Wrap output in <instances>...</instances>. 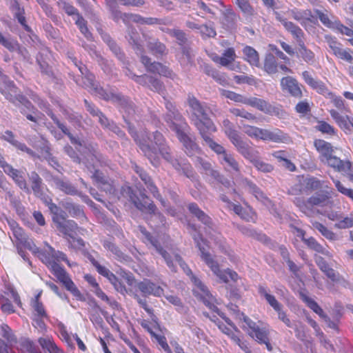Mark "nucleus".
Returning <instances> with one entry per match:
<instances>
[{"instance_id": "bb28decb", "label": "nucleus", "mask_w": 353, "mask_h": 353, "mask_svg": "<svg viewBox=\"0 0 353 353\" xmlns=\"http://www.w3.org/2000/svg\"><path fill=\"white\" fill-rule=\"evenodd\" d=\"M323 163L342 174H347L351 169V163L349 161H343L333 154Z\"/></svg>"}, {"instance_id": "4468645a", "label": "nucleus", "mask_w": 353, "mask_h": 353, "mask_svg": "<svg viewBox=\"0 0 353 353\" xmlns=\"http://www.w3.org/2000/svg\"><path fill=\"white\" fill-rule=\"evenodd\" d=\"M188 103L190 106L192 115V121L193 124L197 128V125L196 123H201L202 124H205L207 121L210 123H213L208 117L207 113V108L202 104L194 97H189L188 98Z\"/></svg>"}, {"instance_id": "a18cd8bd", "label": "nucleus", "mask_w": 353, "mask_h": 353, "mask_svg": "<svg viewBox=\"0 0 353 353\" xmlns=\"http://www.w3.org/2000/svg\"><path fill=\"white\" fill-rule=\"evenodd\" d=\"M325 39L332 51V53L337 57L343 49L342 48V45L337 41L336 38L331 36L326 35Z\"/></svg>"}, {"instance_id": "9d476101", "label": "nucleus", "mask_w": 353, "mask_h": 353, "mask_svg": "<svg viewBox=\"0 0 353 353\" xmlns=\"http://www.w3.org/2000/svg\"><path fill=\"white\" fill-rule=\"evenodd\" d=\"M239 153L244 159L249 161L260 172L268 173L274 169L273 165L261 160L259 152L254 149L250 144H248Z\"/></svg>"}, {"instance_id": "13d9d810", "label": "nucleus", "mask_w": 353, "mask_h": 353, "mask_svg": "<svg viewBox=\"0 0 353 353\" xmlns=\"http://www.w3.org/2000/svg\"><path fill=\"white\" fill-rule=\"evenodd\" d=\"M99 121L100 123L104 127H108L112 131L117 134L119 136H122L123 134V132L120 130V128L117 126L114 123H110L108 119L101 113L98 117Z\"/></svg>"}, {"instance_id": "bf43d9fd", "label": "nucleus", "mask_w": 353, "mask_h": 353, "mask_svg": "<svg viewBox=\"0 0 353 353\" xmlns=\"http://www.w3.org/2000/svg\"><path fill=\"white\" fill-rule=\"evenodd\" d=\"M340 220L335 223V227L339 229H346L353 227V214L343 217L341 215Z\"/></svg>"}, {"instance_id": "1a4fd4ad", "label": "nucleus", "mask_w": 353, "mask_h": 353, "mask_svg": "<svg viewBox=\"0 0 353 353\" xmlns=\"http://www.w3.org/2000/svg\"><path fill=\"white\" fill-rule=\"evenodd\" d=\"M197 125V130L207 145L219 157H223L225 154H227V151L221 145L214 141L210 134L216 131V128L214 123L207 121L205 124L201 123H196Z\"/></svg>"}, {"instance_id": "f257e3e1", "label": "nucleus", "mask_w": 353, "mask_h": 353, "mask_svg": "<svg viewBox=\"0 0 353 353\" xmlns=\"http://www.w3.org/2000/svg\"><path fill=\"white\" fill-rule=\"evenodd\" d=\"M140 230L143 235L145 236V240L151 244V245L155 248L157 252L159 253L164 259L167 265L172 272H176V264L178 263L183 269L184 272L190 276L191 281L194 285L193 292L195 296L201 299L203 303L211 310L216 312L220 316L224 319L226 323L230 325L235 330L239 332L238 329L234 326L232 322L227 318L223 316V313H220L215 303H216L214 297L210 294L208 288L202 283V281L197 277H196L192 272L189 267L183 261L181 257L176 253L172 252V254L174 259H172L170 253L167 250H163L158 241L154 239L150 234L146 231L145 229L141 228Z\"/></svg>"}, {"instance_id": "6e6d98bb", "label": "nucleus", "mask_w": 353, "mask_h": 353, "mask_svg": "<svg viewBox=\"0 0 353 353\" xmlns=\"http://www.w3.org/2000/svg\"><path fill=\"white\" fill-rule=\"evenodd\" d=\"M332 180L336 190L342 194L347 196L353 201V189L345 188L343 184L339 180L332 177Z\"/></svg>"}, {"instance_id": "0eeeda50", "label": "nucleus", "mask_w": 353, "mask_h": 353, "mask_svg": "<svg viewBox=\"0 0 353 353\" xmlns=\"http://www.w3.org/2000/svg\"><path fill=\"white\" fill-rule=\"evenodd\" d=\"M241 319L244 322L242 326L243 329L248 330V334L260 343H264L269 351L272 350L271 344L269 343L268 333L265 328H260L255 322L244 314H241Z\"/></svg>"}, {"instance_id": "4c0bfd02", "label": "nucleus", "mask_w": 353, "mask_h": 353, "mask_svg": "<svg viewBox=\"0 0 353 353\" xmlns=\"http://www.w3.org/2000/svg\"><path fill=\"white\" fill-rule=\"evenodd\" d=\"M48 247L47 250H39L38 248H35L32 252L37 253L38 257L42 261L43 263L46 264L50 268L53 263H55L54 261V254L49 250V245L46 243Z\"/></svg>"}, {"instance_id": "58836bf2", "label": "nucleus", "mask_w": 353, "mask_h": 353, "mask_svg": "<svg viewBox=\"0 0 353 353\" xmlns=\"http://www.w3.org/2000/svg\"><path fill=\"white\" fill-rule=\"evenodd\" d=\"M148 49L157 57L163 56L168 53L165 46L157 40L152 39L148 42Z\"/></svg>"}, {"instance_id": "052dcab7", "label": "nucleus", "mask_w": 353, "mask_h": 353, "mask_svg": "<svg viewBox=\"0 0 353 353\" xmlns=\"http://www.w3.org/2000/svg\"><path fill=\"white\" fill-rule=\"evenodd\" d=\"M122 18L124 23L132 21L138 24L143 25L145 24V17H143L139 14H122Z\"/></svg>"}, {"instance_id": "c03bdc74", "label": "nucleus", "mask_w": 353, "mask_h": 353, "mask_svg": "<svg viewBox=\"0 0 353 353\" xmlns=\"http://www.w3.org/2000/svg\"><path fill=\"white\" fill-rule=\"evenodd\" d=\"M259 292L261 296H264L267 302L273 307L274 310L277 309L279 310V308L282 306L281 304L279 303L276 299L274 296L269 294L264 287L260 286L259 288Z\"/></svg>"}, {"instance_id": "f8f14e48", "label": "nucleus", "mask_w": 353, "mask_h": 353, "mask_svg": "<svg viewBox=\"0 0 353 353\" xmlns=\"http://www.w3.org/2000/svg\"><path fill=\"white\" fill-rule=\"evenodd\" d=\"M189 125L187 123H181L179 126L174 130L179 141L185 148V152L188 156L199 153L200 149L197 144L188 135Z\"/></svg>"}, {"instance_id": "ddd939ff", "label": "nucleus", "mask_w": 353, "mask_h": 353, "mask_svg": "<svg viewBox=\"0 0 353 353\" xmlns=\"http://www.w3.org/2000/svg\"><path fill=\"white\" fill-rule=\"evenodd\" d=\"M222 130L238 152L249 144L243 139L239 132L235 129L234 124L229 119H225L223 121Z\"/></svg>"}, {"instance_id": "4d7b16f0", "label": "nucleus", "mask_w": 353, "mask_h": 353, "mask_svg": "<svg viewBox=\"0 0 353 353\" xmlns=\"http://www.w3.org/2000/svg\"><path fill=\"white\" fill-rule=\"evenodd\" d=\"M332 180L336 190L342 194L347 196L353 201V189L345 188L343 184L339 180L332 177Z\"/></svg>"}, {"instance_id": "72a5a7b5", "label": "nucleus", "mask_w": 353, "mask_h": 353, "mask_svg": "<svg viewBox=\"0 0 353 353\" xmlns=\"http://www.w3.org/2000/svg\"><path fill=\"white\" fill-rule=\"evenodd\" d=\"M52 185L57 189L68 194H75L77 192L76 188L72 185L68 181L53 176L52 178Z\"/></svg>"}, {"instance_id": "b1692460", "label": "nucleus", "mask_w": 353, "mask_h": 353, "mask_svg": "<svg viewBox=\"0 0 353 353\" xmlns=\"http://www.w3.org/2000/svg\"><path fill=\"white\" fill-rule=\"evenodd\" d=\"M329 112L339 127L346 134H350L353 131L352 117L348 115H342L334 109L329 110Z\"/></svg>"}, {"instance_id": "603ef678", "label": "nucleus", "mask_w": 353, "mask_h": 353, "mask_svg": "<svg viewBox=\"0 0 353 353\" xmlns=\"http://www.w3.org/2000/svg\"><path fill=\"white\" fill-rule=\"evenodd\" d=\"M221 93L222 96L225 97L228 99H230L238 103H242L244 104L246 103L247 97H245L241 94L226 90H221Z\"/></svg>"}, {"instance_id": "412c9836", "label": "nucleus", "mask_w": 353, "mask_h": 353, "mask_svg": "<svg viewBox=\"0 0 353 353\" xmlns=\"http://www.w3.org/2000/svg\"><path fill=\"white\" fill-rule=\"evenodd\" d=\"M274 15L276 19L283 26L285 29L293 36L296 41L298 43H301L304 35L303 30L294 23L288 21V19L284 18L280 12H274Z\"/></svg>"}, {"instance_id": "f03ea898", "label": "nucleus", "mask_w": 353, "mask_h": 353, "mask_svg": "<svg viewBox=\"0 0 353 353\" xmlns=\"http://www.w3.org/2000/svg\"><path fill=\"white\" fill-rule=\"evenodd\" d=\"M129 132L152 165H158L159 154H160L166 161L170 162L176 170L182 172L184 175L192 181L196 179V174L190 164H181L178 160L172 159L170 149L165 144V139L160 132H155L152 135L153 140H152L146 132H142L141 138H139V135L131 128L130 125H129Z\"/></svg>"}, {"instance_id": "69168bd1", "label": "nucleus", "mask_w": 353, "mask_h": 353, "mask_svg": "<svg viewBox=\"0 0 353 353\" xmlns=\"http://www.w3.org/2000/svg\"><path fill=\"white\" fill-rule=\"evenodd\" d=\"M125 72L127 76H128L130 78L134 79L137 83H138L142 85L148 86V82H149V79L150 78V76L146 75V74L141 75V76H137V75L132 74V72L128 68L126 69Z\"/></svg>"}, {"instance_id": "37998d69", "label": "nucleus", "mask_w": 353, "mask_h": 353, "mask_svg": "<svg viewBox=\"0 0 353 353\" xmlns=\"http://www.w3.org/2000/svg\"><path fill=\"white\" fill-rule=\"evenodd\" d=\"M278 314V318L288 327L293 328L297 337H300V332L296 324L290 321L286 313L282 310V306L275 310Z\"/></svg>"}, {"instance_id": "2eb2a0df", "label": "nucleus", "mask_w": 353, "mask_h": 353, "mask_svg": "<svg viewBox=\"0 0 353 353\" xmlns=\"http://www.w3.org/2000/svg\"><path fill=\"white\" fill-rule=\"evenodd\" d=\"M256 140L283 143H288L290 141L289 136L277 128L270 130L259 128Z\"/></svg>"}, {"instance_id": "7ed1b4c3", "label": "nucleus", "mask_w": 353, "mask_h": 353, "mask_svg": "<svg viewBox=\"0 0 353 353\" xmlns=\"http://www.w3.org/2000/svg\"><path fill=\"white\" fill-rule=\"evenodd\" d=\"M48 114L50 115L52 120L57 123L61 131L70 137L71 142L77 145L76 148L84 156L83 163L92 174V177L97 181L101 188L105 192L113 193L114 188L107 181L103 174L97 169L99 166L103 164V161L101 159L102 156L97 152L94 146L92 145H86L84 141L81 142L73 137L68 132L67 128L60 123L53 114Z\"/></svg>"}, {"instance_id": "a19ab883", "label": "nucleus", "mask_w": 353, "mask_h": 353, "mask_svg": "<svg viewBox=\"0 0 353 353\" xmlns=\"http://www.w3.org/2000/svg\"><path fill=\"white\" fill-rule=\"evenodd\" d=\"M40 294H39L31 303L32 307L33 309V314L34 316H37L39 318H46L48 319V315L46 312L45 308L39 300Z\"/></svg>"}, {"instance_id": "2f4dec72", "label": "nucleus", "mask_w": 353, "mask_h": 353, "mask_svg": "<svg viewBox=\"0 0 353 353\" xmlns=\"http://www.w3.org/2000/svg\"><path fill=\"white\" fill-rule=\"evenodd\" d=\"M219 159L220 163L230 172H239L240 171L239 164L233 154L228 152L223 157H219Z\"/></svg>"}, {"instance_id": "cd10ccee", "label": "nucleus", "mask_w": 353, "mask_h": 353, "mask_svg": "<svg viewBox=\"0 0 353 353\" xmlns=\"http://www.w3.org/2000/svg\"><path fill=\"white\" fill-rule=\"evenodd\" d=\"M31 188L34 195L41 199L43 201H47L48 195L44 191V185L41 178L35 172H32L30 176Z\"/></svg>"}, {"instance_id": "39448f33", "label": "nucleus", "mask_w": 353, "mask_h": 353, "mask_svg": "<svg viewBox=\"0 0 353 353\" xmlns=\"http://www.w3.org/2000/svg\"><path fill=\"white\" fill-rule=\"evenodd\" d=\"M130 200L134 206L142 212L150 215L149 224L151 227H159V224L164 225V218L159 212H156V207L145 195H141V199L130 196Z\"/></svg>"}, {"instance_id": "c9c22d12", "label": "nucleus", "mask_w": 353, "mask_h": 353, "mask_svg": "<svg viewBox=\"0 0 353 353\" xmlns=\"http://www.w3.org/2000/svg\"><path fill=\"white\" fill-rule=\"evenodd\" d=\"M38 343L43 350H47L49 353H64L50 336L40 337Z\"/></svg>"}, {"instance_id": "774afa93", "label": "nucleus", "mask_w": 353, "mask_h": 353, "mask_svg": "<svg viewBox=\"0 0 353 353\" xmlns=\"http://www.w3.org/2000/svg\"><path fill=\"white\" fill-rule=\"evenodd\" d=\"M59 6L68 15L73 16V18L76 17L77 14H79L77 10L74 6H72L69 3H68L63 0H59Z\"/></svg>"}, {"instance_id": "de8ad7c7", "label": "nucleus", "mask_w": 353, "mask_h": 353, "mask_svg": "<svg viewBox=\"0 0 353 353\" xmlns=\"http://www.w3.org/2000/svg\"><path fill=\"white\" fill-rule=\"evenodd\" d=\"M277 68L278 65L275 57L271 54L266 55L264 62V70L269 74H273L277 72Z\"/></svg>"}, {"instance_id": "a211bd4d", "label": "nucleus", "mask_w": 353, "mask_h": 353, "mask_svg": "<svg viewBox=\"0 0 353 353\" xmlns=\"http://www.w3.org/2000/svg\"><path fill=\"white\" fill-rule=\"evenodd\" d=\"M165 108L168 110V113L165 114L164 119L172 130L174 131L176 130L181 123H186L184 118L179 113L174 104L171 102H167L165 103Z\"/></svg>"}, {"instance_id": "423d86ee", "label": "nucleus", "mask_w": 353, "mask_h": 353, "mask_svg": "<svg viewBox=\"0 0 353 353\" xmlns=\"http://www.w3.org/2000/svg\"><path fill=\"white\" fill-rule=\"evenodd\" d=\"M121 275L125 279L129 285L132 286L136 284V287L138 290L145 296L152 295L154 296L160 297L163 294V289L149 279H144L142 281L137 283L131 273L127 272L123 270H121Z\"/></svg>"}, {"instance_id": "9b49d317", "label": "nucleus", "mask_w": 353, "mask_h": 353, "mask_svg": "<svg viewBox=\"0 0 353 353\" xmlns=\"http://www.w3.org/2000/svg\"><path fill=\"white\" fill-rule=\"evenodd\" d=\"M49 268L52 273L61 283H63L65 288L70 291L74 296L79 300L83 299V295L62 267L55 262Z\"/></svg>"}, {"instance_id": "aec40b11", "label": "nucleus", "mask_w": 353, "mask_h": 353, "mask_svg": "<svg viewBox=\"0 0 353 353\" xmlns=\"http://www.w3.org/2000/svg\"><path fill=\"white\" fill-rule=\"evenodd\" d=\"M54 224L57 230L61 232L67 239L76 235L79 229L77 224L72 220L67 219L66 216L61 219H58Z\"/></svg>"}, {"instance_id": "20e7f679", "label": "nucleus", "mask_w": 353, "mask_h": 353, "mask_svg": "<svg viewBox=\"0 0 353 353\" xmlns=\"http://www.w3.org/2000/svg\"><path fill=\"white\" fill-rule=\"evenodd\" d=\"M194 239L201 252L202 260L210 268L214 275L224 283H228L230 281L236 282L238 280L239 276L234 271L230 269L221 270L219 268L218 263L214 260L212 255L207 251L208 245L200 235L194 236Z\"/></svg>"}, {"instance_id": "f3484780", "label": "nucleus", "mask_w": 353, "mask_h": 353, "mask_svg": "<svg viewBox=\"0 0 353 353\" xmlns=\"http://www.w3.org/2000/svg\"><path fill=\"white\" fill-rule=\"evenodd\" d=\"M0 166L3 168L4 172L9 175L21 189L27 192H30L23 172L13 168L12 165L7 163L5 161H0Z\"/></svg>"}, {"instance_id": "4be33fe9", "label": "nucleus", "mask_w": 353, "mask_h": 353, "mask_svg": "<svg viewBox=\"0 0 353 353\" xmlns=\"http://www.w3.org/2000/svg\"><path fill=\"white\" fill-rule=\"evenodd\" d=\"M188 209L190 212L198 219V220L202 222L207 227L206 232L210 236H212L213 234L211 231L215 232V228L210 217L202 211L196 203H192L189 204Z\"/></svg>"}, {"instance_id": "864d4df0", "label": "nucleus", "mask_w": 353, "mask_h": 353, "mask_svg": "<svg viewBox=\"0 0 353 353\" xmlns=\"http://www.w3.org/2000/svg\"><path fill=\"white\" fill-rule=\"evenodd\" d=\"M305 243L307 244L308 247L311 249L316 251L317 252L322 253L324 255L327 256H330V253L324 249L319 243L316 242V241L314 238H309L307 239H303Z\"/></svg>"}, {"instance_id": "e2e57ef3", "label": "nucleus", "mask_w": 353, "mask_h": 353, "mask_svg": "<svg viewBox=\"0 0 353 353\" xmlns=\"http://www.w3.org/2000/svg\"><path fill=\"white\" fill-rule=\"evenodd\" d=\"M316 128L323 134L329 135H334L336 134L335 128L324 121H319Z\"/></svg>"}, {"instance_id": "5fc2aeb1", "label": "nucleus", "mask_w": 353, "mask_h": 353, "mask_svg": "<svg viewBox=\"0 0 353 353\" xmlns=\"http://www.w3.org/2000/svg\"><path fill=\"white\" fill-rule=\"evenodd\" d=\"M74 19L81 33L84 34L87 39H90L91 38V33L87 28V23L85 19L80 14H77V17H74Z\"/></svg>"}, {"instance_id": "79ce46f5", "label": "nucleus", "mask_w": 353, "mask_h": 353, "mask_svg": "<svg viewBox=\"0 0 353 353\" xmlns=\"http://www.w3.org/2000/svg\"><path fill=\"white\" fill-rule=\"evenodd\" d=\"M278 314V318L288 327L293 328L297 337H300V332L296 324L290 321L286 313L282 310V306L275 310Z\"/></svg>"}, {"instance_id": "e433bc0d", "label": "nucleus", "mask_w": 353, "mask_h": 353, "mask_svg": "<svg viewBox=\"0 0 353 353\" xmlns=\"http://www.w3.org/2000/svg\"><path fill=\"white\" fill-rule=\"evenodd\" d=\"M236 58V55L234 49L229 48L224 51L221 57H217L216 59H214V61H218L221 65L227 67L234 61Z\"/></svg>"}, {"instance_id": "680f3d73", "label": "nucleus", "mask_w": 353, "mask_h": 353, "mask_svg": "<svg viewBox=\"0 0 353 353\" xmlns=\"http://www.w3.org/2000/svg\"><path fill=\"white\" fill-rule=\"evenodd\" d=\"M122 18L124 23L132 21L138 24L143 25L145 24V17H143L139 14H122Z\"/></svg>"}, {"instance_id": "a878e982", "label": "nucleus", "mask_w": 353, "mask_h": 353, "mask_svg": "<svg viewBox=\"0 0 353 353\" xmlns=\"http://www.w3.org/2000/svg\"><path fill=\"white\" fill-rule=\"evenodd\" d=\"M303 79L305 82L313 89L316 90L319 94L330 97L332 93L327 86L322 81L314 79L308 71H304L302 73Z\"/></svg>"}, {"instance_id": "f704fd0d", "label": "nucleus", "mask_w": 353, "mask_h": 353, "mask_svg": "<svg viewBox=\"0 0 353 353\" xmlns=\"http://www.w3.org/2000/svg\"><path fill=\"white\" fill-rule=\"evenodd\" d=\"M243 53L244 59L251 65L260 66L259 55L255 49L247 46L243 49Z\"/></svg>"}, {"instance_id": "393cba45", "label": "nucleus", "mask_w": 353, "mask_h": 353, "mask_svg": "<svg viewBox=\"0 0 353 353\" xmlns=\"http://www.w3.org/2000/svg\"><path fill=\"white\" fill-rule=\"evenodd\" d=\"M281 86L284 92H288L296 98L302 97V91L298 81L292 77H283L281 81Z\"/></svg>"}, {"instance_id": "338daca9", "label": "nucleus", "mask_w": 353, "mask_h": 353, "mask_svg": "<svg viewBox=\"0 0 353 353\" xmlns=\"http://www.w3.org/2000/svg\"><path fill=\"white\" fill-rule=\"evenodd\" d=\"M316 15L319 18L321 23L326 27L329 28H335L336 23L337 22H332L330 19L327 14L323 13L321 10H316L315 11Z\"/></svg>"}, {"instance_id": "49530a36", "label": "nucleus", "mask_w": 353, "mask_h": 353, "mask_svg": "<svg viewBox=\"0 0 353 353\" xmlns=\"http://www.w3.org/2000/svg\"><path fill=\"white\" fill-rule=\"evenodd\" d=\"M325 39L332 51V53L337 57L343 49L342 48V45L337 41L336 38L331 36L326 35Z\"/></svg>"}, {"instance_id": "c85d7f7f", "label": "nucleus", "mask_w": 353, "mask_h": 353, "mask_svg": "<svg viewBox=\"0 0 353 353\" xmlns=\"http://www.w3.org/2000/svg\"><path fill=\"white\" fill-rule=\"evenodd\" d=\"M314 146L319 153V159L322 163L326 161V159L334 153L332 145L324 140H315Z\"/></svg>"}, {"instance_id": "473e14b6", "label": "nucleus", "mask_w": 353, "mask_h": 353, "mask_svg": "<svg viewBox=\"0 0 353 353\" xmlns=\"http://www.w3.org/2000/svg\"><path fill=\"white\" fill-rule=\"evenodd\" d=\"M135 172L139 174L141 180L145 183L147 185V188L151 192V193L154 195V197L159 198L160 197V194L157 190L156 185L152 181L150 177L148 175V174L143 170L142 168H139L137 165L134 166Z\"/></svg>"}, {"instance_id": "3c124183", "label": "nucleus", "mask_w": 353, "mask_h": 353, "mask_svg": "<svg viewBox=\"0 0 353 353\" xmlns=\"http://www.w3.org/2000/svg\"><path fill=\"white\" fill-rule=\"evenodd\" d=\"M299 46V53L303 59L306 62H312L314 59V54L310 50L307 49L304 45L303 39L301 43H298Z\"/></svg>"}, {"instance_id": "09e8293b", "label": "nucleus", "mask_w": 353, "mask_h": 353, "mask_svg": "<svg viewBox=\"0 0 353 353\" xmlns=\"http://www.w3.org/2000/svg\"><path fill=\"white\" fill-rule=\"evenodd\" d=\"M20 350L22 352L39 353L38 347L35 344L28 339H24L20 341Z\"/></svg>"}, {"instance_id": "7c9ffc66", "label": "nucleus", "mask_w": 353, "mask_h": 353, "mask_svg": "<svg viewBox=\"0 0 353 353\" xmlns=\"http://www.w3.org/2000/svg\"><path fill=\"white\" fill-rule=\"evenodd\" d=\"M245 104L256 108L266 114H272L274 112L275 114L278 113L276 108L274 110L271 105L261 99L256 97L247 98Z\"/></svg>"}, {"instance_id": "ea45409f", "label": "nucleus", "mask_w": 353, "mask_h": 353, "mask_svg": "<svg viewBox=\"0 0 353 353\" xmlns=\"http://www.w3.org/2000/svg\"><path fill=\"white\" fill-rule=\"evenodd\" d=\"M44 203L48 207L50 211L52 213V221L56 223L58 219H61L66 216L65 212L61 210L57 205L52 202V199L48 196L47 201H43Z\"/></svg>"}, {"instance_id": "0e129e2a", "label": "nucleus", "mask_w": 353, "mask_h": 353, "mask_svg": "<svg viewBox=\"0 0 353 353\" xmlns=\"http://www.w3.org/2000/svg\"><path fill=\"white\" fill-rule=\"evenodd\" d=\"M0 44L10 51H14L18 48V43L10 38H7L0 32Z\"/></svg>"}, {"instance_id": "6ab92c4d", "label": "nucleus", "mask_w": 353, "mask_h": 353, "mask_svg": "<svg viewBox=\"0 0 353 353\" xmlns=\"http://www.w3.org/2000/svg\"><path fill=\"white\" fill-rule=\"evenodd\" d=\"M195 165L202 174L210 177V180L217 181L225 184L219 172L214 170L211 163L206 159L197 157L195 159Z\"/></svg>"}, {"instance_id": "c756f323", "label": "nucleus", "mask_w": 353, "mask_h": 353, "mask_svg": "<svg viewBox=\"0 0 353 353\" xmlns=\"http://www.w3.org/2000/svg\"><path fill=\"white\" fill-rule=\"evenodd\" d=\"M243 183L245 190L252 193L256 199L261 201L267 207H270L272 205L271 201L268 199L261 190L252 181L245 179L243 180Z\"/></svg>"}, {"instance_id": "dca6fc26", "label": "nucleus", "mask_w": 353, "mask_h": 353, "mask_svg": "<svg viewBox=\"0 0 353 353\" xmlns=\"http://www.w3.org/2000/svg\"><path fill=\"white\" fill-rule=\"evenodd\" d=\"M77 66V65L76 64ZM79 70L81 74L83 76V85L90 89V90H92L94 92L95 94H99L100 97L103 98L105 100L109 99L108 94L105 92V90L99 87L97 83L94 81V76L89 72L87 70V68L83 65H78Z\"/></svg>"}, {"instance_id": "6e6552de", "label": "nucleus", "mask_w": 353, "mask_h": 353, "mask_svg": "<svg viewBox=\"0 0 353 353\" xmlns=\"http://www.w3.org/2000/svg\"><path fill=\"white\" fill-rule=\"evenodd\" d=\"M130 43L134 46V50L137 54L141 55V61L142 63L145 66L148 71L158 73L160 75L168 77L170 74V72L168 68L159 62H151L150 59L146 56L143 55L142 48L139 43L137 37L130 35Z\"/></svg>"}, {"instance_id": "8fccbe9b", "label": "nucleus", "mask_w": 353, "mask_h": 353, "mask_svg": "<svg viewBox=\"0 0 353 353\" xmlns=\"http://www.w3.org/2000/svg\"><path fill=\"white\" fill-rule=\"evenodd\" d=\"M1 335L8 341V343L12 345L17 343V337L12 333L10 327L6 325L3 324L1 326Z\"/></svg>"}, {"instance_id": "5701e85b", "label": "nucleus", "mask_w": 353, "mask_h": 353, "mask_svg": "<svg viewBox=\"0 0 353 353\" xmlns=\"http://www.w3.org/2000/svg\"><path fill=\"white\" fill-rule=\"evenodd\" d=\"M57 327L60 333L61 340L65 342L68 346L74 347L73 339H74L77 343L79 350H81L83 352H85L87 350L85 345L78 336V335L77 334H74L72 335L70 334L68 332L66 327L64 325L63 323L59 322L57 324Z\"/></svg>"}]
</instances>
